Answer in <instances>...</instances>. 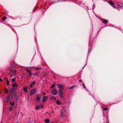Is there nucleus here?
<instances>
[{
  "mask_svg": "<svg viewBox=\"0 0 123 123\" xmlns=\"http://www.w3.org/2000/svg\"><path fill=\"white\" fill-rule=\"evenodd\" d=\"M66 0H65V1Z\"/></svg>",
  "mask_w": 123,
  "mask_h": 123,
  "instance_id": "a19ab883",
  "label": "nucleus"
},
{
  "mask_svg": "<svg viewBox=\"0 0 123 123\" xmlns=\"http://www.w3.org/2000/svg\"><path fill=\"white\" fill-rule=\"evenodd\" d=\"M12 88H14L16 89L17 88L18 85L17 83L15 84H14L12 85Z\"/></svg>",
  "mask_w": 123,
  "mask_h": 123,
  "instance_id": "f8f14e48",
  "label": "nucleus"
},
{
  "mask_svg": "<svg viewBox=\"0 0 123 123\" xmlns=\"http://www.w3.org/2000/svg\"><path fill=\"white\" fill-rule=\"evenodd\" d=\"M57 85L58 87L60 89H59L61 90L64 89L65 87L63 85L58 84H57Z\"/></svg>",
  "mask_w": 123,
  "mask_h": 123,
  "instance_id": "39448f33",
  "label": "nucleus"
},
{
  "mask_svg": "<svg viewBox=\"0 0 123 123\" xmlns=\"http://www.w3.org/2000/svg\"><path fill=\"white\" fill-rule=\"evenodd\" d=\"M50 100L51 101H54L56 100V98L55 97L53 96H51L50 97Z\"/></svg>",
  "mask_w": 123,
  "mask_h": 123,
  "instance_id": "1a4fd4ad",
  "label": "nucleus"
},
{
  "mask_svg": "<svg viewBox=\"0 0 123 123\" xmlns=\"http://www.w3.org/2000/svg\"><path fill=\"white\" fill-rule=\"evenodd\" d=\"M47 96L44 97L42 100V102H44L46 101V99H47Z\"/></svg>",
  "mask_w": 123,
  "mask_h": 123,
  "instance_id": "dca6fc26",
  "label": "nucleus"
},
{
  "mask_svg": "<svg viewBox=\"0 0 123 123\" xmlns=\"http://www.w3.org/2000/svg\"><path fill=\"white\" fill-rule=\"evenodd\" d=\"M110 4L112 6L114 7H115V6H114V4L113 2H112L111 1H110Z\"/></svg>",
  "mask_w": 123,
  "mask_h": 123,
  "instance_id": "2eb2a0df",
  "label": "nucleus"
},
{
  "mask_svg": "<svg viewBox=\"0 0 123 123\" xmlns=\"http://www.w3.org/2000/svg\"><path fill=\"white\" fill-rule=\"evenodd\" d=\"M108 109V108H104V111H106V110H107Z\"/></svg>",
  "mask_w": 123,
  "mask_h": 123,
  "instance_id": "72a5a7b5",
  "label": "nucleus"
},
{
  "mask_svg": "<svg viewBox=\"0 0 123 123\" xmlns=\"http://www.w3.org/2000/svg\"><path fill=\"white\" fill-rule=\"evenodd\" d=\"M36 89H31L30 91V96L34 95L36 93Z\"/></svg>",
  "mask_w": 123,
  "mask_h": 123,
  "instance_id": "7ed1b4c3",
  "label": "nucleus"
},
{
  "mask_svg": "<svg viewBox=\"0 0 123 123\" xmlns=\"http://www.w3.org/2000/svg\"><path fill=\"white\" fill-rule=\"evenodd\" d=\"M38 74V73L37 72L36 73L33 74V75H34L33 76L34 77H35Z\"/></svg>",
  "mask_w": 123,
  "mask_h": 123,
  "instance_id": "aec40b11",
  "label": "nucleus"
},
{
  "mask_svg": "<svg viewBox=\"0 0 123 123\" xmlns=\"http://www.w3.org/2000/svg\"><path fill=\"white\" fill-rule=\"evenodd\" d=\"M62 1L60 0V1Z\"/></svg>",
  "mask_w": 123,
  "mask_h": 123,
  "instance_id": "ea45409f",
  "label": "nucleus"
},
{
  "mask_svg": "<svg viewBox=\"0 0 123 123\" xmlns=\"http://www.w3.org/2000/svg\"><path fill=\"white\" fill-rule=\"evenodd\" d=\"M17 71V70H14L12 72V73L13 74H15V73Z\"/></svg>",
  "mask_w": 123,
  "mask_h": 123,
  "instance_id": "393cba45",
  "label": "nucleus"
},
{
  "mask_svg": "<svg viewBox=\"0 0 123 123\" xmlns=\"http://www.w3.org/2000/svg\"><path fill=\"white\" fill-rule=\"evenodd\" d=\"M75 86H75V85H73V86H70V87H69L68 88L70 89H72V88H73Z\"/></svg>",
  "mask_w": 123,
  "mask_h": 123,
  "instance_id": "412c9836",
  "label": "nucleus"
},
{
  "mask_svg": "<svg viewBox=\"0 0 123 123\" xmlns=\"http://www.w3.org/2000/svg\"><path fill=\"white\" fill-rule=\"evenodd\" d=\"M43 105H37L36 106L35 108V109H36L37 110H38L39 109L41 108L42 107H43Z\"/></svg>",
  "mask_w": 123,
  "mask_h": 123,
  "instance_id": "9d476101",
  "label": "nucleus"
},
{
  "mask_svg": "<svg viewBox=\"0 0 123 123\" xmlns=\"http://www.w3.org/2000/svg\"><path fill=\"white\" fill-rule=\"evenodd\" d=\"M2 81V79H1V78H0V81Z\"/></svg>",
  "mask_w": 123,
  "mask_h": 123,
  "instance_id": "e433bc0d",
  "label": "nucleus"
},
{
  "mask_svg": "<svg viewBox=\"0 0 123 123\" xmlns=\"http://www.w3.org/2000/svg\"><path fill=\"white\" fill-rule=\"evenodd\" d=\"M13 108V107L12 106H11L9 108V111H11Z\"/></svg>",
  "mask_w": 123,
  "mask_h": 123,
  "instance_id": "a878e982",
  "label": "nucleus"
},
{
  "mask_svg": "<svg viewBox=\"0 0 123 123\" xmlns=\"http://www.w3.org/2000/svg\"><path fill=\"white\" fill-rule=\"evenodd\" d=\"M35 83V81H33L30 85V87H32L33 85Z\"/></svg>",
  "mask_w": 123,
  "mask_h": 123,
  "instance_id": "f3484780",
  "label": "nucleus"
},
{
  "mask_svg": "<svg viewBox=\"0 0 123 123\" xmlns=\"http://www.w3.org/2000/svg\"><path fill=\"white\" fill-rule=\"evenodd\" d=\"M5 99L7 103L9 101L10 99V96H8L6 98H5Z\"/></svg>",
  "mask_w": 123,
  "mask_h": 123,
  "instance_id": "ddd939ff",
  "label": "nucleus"
},
{
  "mask_svg": "<svg viewBox=\"0 0 123 123\" xmlns=\"http://www.w3.org/2000/svg\"><path fill=\"white\" fill-rule=\"evenodd\" d=\"M17 106L16 105H15L14 106V108L15 109H16V108H17Z\"/></svg>",
  "mask_w": 123,
  "mask_h": 123,
  "instance_id": "c9c22d12",
  "label": "nucleus"
},
{
  "mask_svg": "<svg viewBox=\"0 0 123 123\" xmlns=\"http://www.w3.org/2000/svg\"><path fill=\"white\" fill-rule=\"evenodd\" d=\"M12 81L13 82H14L15 81V79L14 78L12 79Z\"/></svg>",
  "mask_w": 123,
  "mask_h": 123,
  "instance_id": "2f4dec72",
  "label": "nucleus"
},
{
  "mask_svg": "<svg viewBox=\"0 0 123 123\" xmlns=\"http://www.w3.org/2000/svg\"><path fill=\"white\" fill-rule=\"evenodd\" d=\"M106 123H109L107 121V122Z\"/></svg>",
  "mask_w": 123,
  "mask_h": 123,
  "instance_id": "58836bf2",
  "label": "nucleus"
},
{
  "mask_svg": "<svg viewBox=\"0 0 123 123\" xmlns=\"http://www.w3.org/2000/svg\"><path fill=\"white\" fill-rule=\"evenodd\" d=\"M6 93L7 94H8V91L7 88L6 89Z\"/></svg>",
  "mask_w": 123,
  "mask_h": 123,
  "instance_id": "c85d7f7f",
  "label": "nucleus"
},
{
  "mask_svg": "<svg viewBox=\"0 0 123 123\" xmlns=\"http://www.w3.org/2000/svg\"><path fill=\"white\" fill-rule=\"evenodd\" d=\"M6 17H4L2 18V20L3 21H4L6 19Z\"/></svg>",
  "mask_w": 123,
  "mask_h": 123,
  "instance_id": "cd10ccee",
  "label": "nucleus"
},
{
  "mask_svg": "<svg viewBox=\"0 0 123 123\" xmlns=\"http://www.w3.org/2000/svg\"><path fill=\"white\" fill-rule=\"evenodd\" d=\"M23 90L25 92H27L28 91V90L26 87H24Z\"/></svg>",
  "mask_w": 123,
  "mask_h": 123,
  "instance_id": "a211bd4d",
  "label": "nucleus"
},
{
  "mask_svg": "<svg viewBox=\"0 0 123 123\" xmlns=\"http://www.w3.org/2000/svg\"><path fill=\"white\" fill-rule=\"evenodd\" d=\"M41 69V68L40 67H37L35 68V70H39Z\"/></svg>",
  "mask_w": 123,
  "mask_h": 123,
  "instance_id": "4be33fe9",
  "label": "nucleus"
},
{
  "mask_svg": "<svg viewBox=\"0 0 123 123\" xmlns=\"http://www.w3.org/2000/svg\"><path fill=\"white\" fill-rule=\"evenodd\" d=\"M79 82H82V80H79Z\"/></svg>",
  "mask_w": 123,
  "mask_h": 123,
  "instance_id": "f704fd0d",
  "label": "nucleus"
},
{
  "mask_svg": "<svg viewBox=\"0 0 123 123\" xmlns=\"http://www.w3.org/2000/svg\"><path fill=\"white\" fill-rule=\"evenodd\" d=\"M68 115V111L63 109L61 112V117L62 118L65 116H67Z\"/></svg>",
  "mask_w": 123,
  "mask_h": 123,
  "instance_id": "f257e3e1",
  "label": "nucleus"
},
{
  "mask_svg": "<svg viewBox=\"0 0 123 123\" xmlns=\"http://www.w3.org/2000/svg\"><path fill=\"white\" fill-rule=\"evenodd\" d=\"M52 93L54 95H55L57 94L58 92L55 88H54L52 91Z\"/></svg>",
  "mask_w": 123,
  "mask_h": 123,
  "instance_id": "423d86ee",
  "label": "nucleus"
},
{
  "mask_svg": "<svg viewBox=\"0 0 123 123\" xmlns=\"http://www.w3.org/2000/svg\"><path fill=\"white\" fill-rule=\"evenodd\" d=\"M85 66L83 67V69H84V68L85 67Z\"/></svg>",
  "mask_w": 123,
  "mask_h": 123,
  "instance_id": "4c0bfd02",
  "label": "nucleus"
},
{
  "mask_svg": "<svg viewBox=\"0 0 123 123\" xmlns=\"http://www.w3.org/2000/svg\"><path fill=\"white\" fill-rule=\"evenodd\" d=\"M18 98L16 97L15 98V100L14 99L13 100V101H11L10 102V104L12 106H13L14 105L15 103H17V100L18 99Z\"/></svg>",
  "mask_w": 123,
  "mask_h": 123,
  "instance_id": "f03ea898",
  "label": "nucleus"
},
{
  "mask_svg": "<svg viewBox=\"0 0 123 123\" xmlns=\"http://www.w3.org/2000/svg\"><path fill=\"white\" fill-rule=\"evenodd\" d=\"M59 93H60L59 95V97L62 99L63 98H64V96H63V93L62 90L61 89H59Z\"/></svg>",
  "mask_w": 123,
  "mask_h": 123,
  "instance_id": "20e7f679",
  "label": "nucleus"
},
{
  "mask_svg": "<svg viewBox=\"0 0 123 123\" xmlns=\"http://www.w3.org/2000/svg\"><path fill=\"white\" fill-rule=\"evenodd\" d=\"M55 86V84H53L52 85H51V88H53Z\"/></svg>",
  "mask_w": 123,
  "mask_h": 123,
  "instance_id": "b1692460",
  "label": "nucleus"
},
{
  "mask_svg": "<svg viewBox=\"0 0 123 123\" xmlns=\"http://www.w3.org/2000/svg\"><path fill=\"white\" fill-rule=\"evenodd\" d=\"M82 85H83V87H84V88H85V89H86V87L85 86V84H84V83H82Z\"/></svg>",
  "mask_w": 123,
  "mask_h": 123,
  "instance_id": "7c9ffc66",
  "label": "nucleus"
},
{
  "mask_svg": "<svg viewBox=\"0 0 123 123\" xmlns=\"http://www.w3.org/2000/svg\"><path fill=\"white\" fill-rule=\"evenodd\" d=\"M49 119H46L45 120V122L46 123H49Z\"/></svg>",
  "mask_w": 123,
  "mask_h": 123,
  "instance_id": "6ab92c4d",
  "label": "nucleus"
},
{
  "mask_svg": "<svg viewBox=\"0 0 123 123\" xmlns=\"http://www.w3.org/2000/svg\"><path fill=\"white\" fill-rule=\"evenodd\" d=\"M56 104L58 105H60L61 103L59 101H57L56 102Z\"/></svg>",
  "mask_w": 123,
  "mask_h": 123,
  "instance_id": "5701e85b",
  "label": "nucleus"
},
{
  "mask_svg": "<svg viewBox=\"0 0 123 123\" xmlns=\"http://www.w3.org/2000/svg\"><path fill=\"white\" fill-rule=\"evenodd\" d=\"M12 93V94L11 95V98H10V99L13 100V99H15V98H16V97H18L17 96L15 97V93Z\"/></svg>",
  "mask_w": 123,
  "mask_h": 123,
  "instance_id": "0eeeda50",
  "label": "nucleus"
},
{
  "mask_svg": "<svg viewBox=\"0 0 123 123\" xmlns=\"http://www.w3.org/2000/svg\"><path fill=\"white\" fill-rule=\"evenodd\" d=\"M101 21L104 24H106L108 22V21L107 20L104 19L101 20Z\"/></svg>",
  "mask_w": 123,
  "mask_h": 123,
  "instance_id": "9b49d317",
  "label": "nucleus"
},
{
  "mask_svg": "<svg viewBox=\"0 0 123 123\" xmlns=\"http://www.w3.org/2000/svg\"><path fill=\"white\" fill-rule=\"evenodd\" d=\"M16 89L15 88H12L11 90V93H15V90Z\"/></svg>",
  "mask_w": 123,
  "mask_h": 123,
  "instance_id": "4468645a",
  "label": "nucleus"
},
{
  "mask_svg": "<svg viewBox=\"0 0 123 123\" xmlns=\"http://www.w3.org/2000/svg\"><path fill=\"white\" fill-rule=\"evenodd\" d=\"M9 83V80L8 79L7 80V85H8Z\"/></svg>",
  "mask_w": 123,
  "mask_h": 123,
  "instance_id": "c756f323",
  "label": "nucleus"
},
{
  "mask_svg": "<svg viewBox=\"0 0 123 123\" xmlns=\"http://www.w3.org/2000/svg\"><path fill=\"white\" fill-rule=\"evenodd\" d=\"M26 70L28 73H29L31 72V70L27 69H26Z\"/></svg>",
  "mask_w": 123,
  "mask_h": 123,
  "instance_id": "bb28decb",
  "label": "nucleus"
},
{
  "mask_svg": "<svg viewBox=\"0 0 123 123\" xmlns=\"http://www.w3.org/2000/svg\"><path fill=\"white\" fill-rule=\"evenodd\" d=\"M29 73V75L30 76H31V75H33V74H32L31 73V72H30V73Z\"/></svg>",
  "mask_w": 123,
  "mask_h": 123,
  "instance_id": "473e14b6",
  "label": "nucleus"
},
{
  "mask_svg": "<svg viewBox=\"0 0 123 123\" xmlns=\"http://www.w3.org/2000/svg\"><path fill=\"white\" fill-rule=\"evenodd\" d=\"M41 98V96L40 94H38L37 95V97L36 100L37 101H39L40 100Z\"/></svg>",
  "mask_w": 123,
  "mask_h": 123,
  "instance_id": "6e6552de",
  "label": "nucleus"
}]
</instances>
